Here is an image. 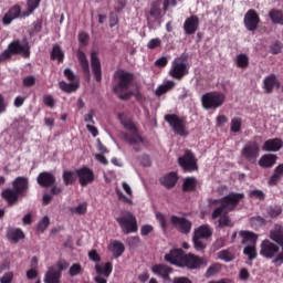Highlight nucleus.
<instances>
[{
    "label": "nucleus",
    "mask_w": 283,
    "mask_h": 283,
    "mask_svg": "<svg viewBox=\"0 0 283 283\" xmlns=\"http://www.w3.org/2000/svg\"><path fill=\"white\" fill-rule=\"evenodd\" d=\"M198 185V181L193 177H188L184 180V191H193L196 189V186Z\"/></svg>",
    "instance_id": "42"
},
{
    "label": "nucleus",
    "mask_w": 283,
    "mask_h": 283,
    "mask_svg": "<svg viewBox=\"0 0 283 283\" xmlns=\"http://www.w3.org/2000/svg\"><path fill=\"white\" fill-rule=\"evenodd\" d=\"M283 177V164H280L275 169L273 175L270 177L268 185H270V187H275V185H277V182H280V180H282Z\"/></svg>",
    "instance_id": "31"
},
{
    "label": "nucleus",
    "mask_w": 283,
    "mask_h": 283,
    "mask_svg": "<svg viewBox=\"0 0 283 283\" xmlns=\"http://www.w3.org/2000/svg\"><path fill=\"white\" fill-rule=\"evenodd\" d=\"M12 277H14V274L12 272H8L7 274H4L1 279L0 282L1 283H11L12 282Z\"/></svg>",
    "instance_id": "64"
},
{
    "label": "nucleus",
    "mask_w": 283,
    "mask_h": 283,
    "mask_svg": "<svg viewBox=\"0 0 283 283\" xmlns=\"http://www.w3.org/2000/svg\"><path fill=\"white\" fill-rule=\"evenodd\" d=\"M282 147H283L282 139L273 138V139L266 140L263 144L262 149H263V151H280V149H282Z\"/></svg>",
    "instance_id": "23"
},
{
    "label": "nucleus",
    "mask_w": 283,
    "mask_h": 283,
    "mask_svg": "<svg viewBox=\"0 0 283 283\" xmlns=\"http://www.w3.org/2000/svg\"><path fill=\"white\" fill-rule=\"evenodd\" d=\"M272 54H280L282 52V43L275 42L270 48Z\"/></svg>",
    "instance_id": "63"
},
{
    "label": "nucleus",
    "mask_w": 283,
    "mask_h": 283,
    "mask_svg": "<svg viewBox=\"0 0 283 283\" xmlns=\"http://www.w3.org/2000/svg\"><path fill=\"white\" fill-rule=\"evenodd\" d=\"M180 266H186L187 269H200L201 266H207V261L203 258L187 254L184 255Z\"/></svg>",
    "instance_id": "10"
},
{
    "label": "nucleus",
    "mask_w": 283,
    "mask_h": 283,
    "mask_svg": "<svg viewBox=\"0 0 283 283\" xmlns=\"http://www.w3.org/2000/svg\"><path fill=\"white\" fill-rule=\"evenodd\" d=\"M44 283H61V271L55 266L49 268L44 275Z\"/></svg>",
    "instance_id": "22"
},
{
    "label": "nucleus",
    "mask_w": 283,
    "mask_h": 283,
    "mask_svg": "<svg viewBox=\"0 0 283 283\" xmlns=\"http://www.w3.org/2000/svg\"><path fill=\"white\" fill-rule=\"evenodd\" d=\"M269 17L273 23H277L279 25H283V12L280 10H272L269 13Z\"/></svg>",
    "instance_id": "41"
},
{
    "label": "nucleus",
    "mask_w": 283,
    "mask_h": 283,
    "mask_svg": "<svg viewBox=\"0 0 283 283\" xmlns=\"http://www.w3.org/2000/svg\"><path fill=\"white\" fill-rule=\"evenodd\" d=\"M39 3H41V0H28L29 13L25 17H30L39 8Z\"/></svg>",
    "instance_id": "53"
},
{
    "label": "nucleus",
    "mask_w": 283,
    "mask_h": 283,
    "mask_svg": "<svg viewBox=\"0 0 283 283\" xmlns=\"http://www.w3.org/2000/svg\"><path fill=\"white\" fill-rule=\"evenodd\" d=\"M205 109H218L224 103V94L218 92L206 93L201 97Z\"/></svg>",
    "instance_id": "5"
},
{
    "label": "nucleus",
    "mask_w": 283,
    "mask_h": 283,
    "mask_svg": "<svg viewBox=\"0 0 283 283\" xmlns=\"http://www.w3.org/2000/svg\"><path fill=\"white\" fill-rule=\"evenodd\" d=\"M109 251L113 253L114 258H120L125 253V244L120 241H113L108 245Z\"/></svg>",
    "instance_id": "33"
},
{
    "label": "nucleus",
    "mask_w": 283,
    "mask_h": 283,
    "mask_svg": "<svg viewBox=\"0 0 283 283\" xmlns=\"http://www.w3.org/2000/svg\"><path fill=\"white\" fill-rule=\"evenodd\" d=\"M239 234L242 238V244H247L243 250L244 255L250 260H255V258H258V251L255 250V244H258V234L251 231H240Z\"/></svg>",
    "instance_id": "2"
},
{
    "label": "nucleus",
    "mask_w": 283,
    "mask_h": 283,
    "mask_svg": "<svg viewBox=\"0 0 283 283\" xmlns=\"http://www.w3.org/2000/svg\"><path fill=\"white\" fill-rule=\"evenodd\" d=\"M95 271L97 273L98 276H95V282L96 283H107V277L108 275L112 274V263L107 262L105 263L104 266L102 265H95ZM104 275L105 277L101 276Z\"/></svg>",
    "instance_id": "17"
},
{
    "label": "nucleus",
    "mask_w": 283,
    "mask_h": 283,
    "mask_svg": "<svg viewBox=\"0 0 283 283\" xmlns=\"http://www.w3.org/2000/svg\"><path fill=\"white\" fill-rule=\"evenodd\" d=\"M48 227H50V217L45 216L39 221L38 231H41V233H43V231H45Z\"/></svg>",
    "instance_id": "50"
},
{
    "label": "nucleus",
    "mask_w": 283,
    "mask_h": 283,
    "mask_svg": "<svg viewBox=\"0 0 283 283\" xmlns=\"http://www.w3.org/2000/svg\"><path fill=\"white\" fill-rule=\"evenodd\" d=\"M251 198H256L258 200H264V192L262 190L250 191Z\"/></svg>",
    "instance_id": "62"
},
{
    "label": "nucleus",
    "mask_w": 283,
    "mask_h": 283,
    "mask_svg": "<svg viewBox=\"0 0 283 283\" xmlns=\"http://www.w3.org/2000/svg\"><path fill=\"white\" fill-rule=\"evenodd\" d=\"M12 51L10 50V46H8L7 50H4L2 53H0V61H8L12 56Z\"/></svg>",
    "instance_id": "60"
},
{
    "label": "nucleus",
    "mask_w": 283,
    "mask_h": 283,
    "mask_svg": "<svg viewBox=\"0 0 283 283\" xmlns=\"http://www.w3.org/2000/svg\"><path fill=\"white\" fill-rule=\"evenodd\" d=\"M7 238L9 242L17 244L19 240H23L25 238V233H23V230L19 228H10L7 232Z\"/></svg>",
    "instance_id": "24"
},
{
    "label": "nucleus",
    "mask_w": 283,
    "mask_h": 283,
    "mask_svg": "<svg viewBox=\"0 0 283 283\" xmlns=\"http://www.w3.org/2000/svg\"><path fill=\"white\" fill-rule=\"evenodd\" d=\"M235 64L238 67H241L242 70L249 67V56L247 54H239L235 57Z\"/></svg>",
    "instance_id": "43"
},
{
    "label": "nucleus",
    "mask_w": 283,
    "mask_h": 283,
    "mask_svg": "<svg viewBox=\"0 0 283 283\" xmlns=\"http://www.w3.org/2000/svg\"><path fill=\"white\" fill-rule=\"evenodd\" d=\"M230 129H231V132H233V134H238L240 132V129H242V118L233 117L231 119Z\"/></svg>",
    "instance_id": "46"
},
{
    "label": "nucleus",
    "mask_w": 283,
    "mask_h": 283,
    "mask_svg": "<svg viewBox=\"0 0 283 283\" xmlns=\"http://www.w3.org/2000/svg\"><path fill=\"white\" fill-rule=\"evenodd\" d=\"M160 7L158 6V2H154L150 8V17H154V19L160 18L161 14Z\"/></svg>",
    "instance_id": "52"
},
{
    "label": "nucleus",
    "mask_w": 283,
    "mask_h": 283,
    "mask_svg": "<svg viewBox=\"0 0 283 283\" xmlns=\"http://www.w3.org/2000/svg\"><path fill=\"white\" fill-rule=\"evenodd\" d=\"M275 163H277V155H271V154L263 155L259 160V165L263 169H271V167H273Z\"/></svg>",
    "instance_id": "26"
},
{
    "label": "nucleus",
    "mask_w": 283,
    "mask_h": 283,
    "mask_svg": "<svg viewBox=\"0 0 283 283\" xmlns=\"http://www.w3.org/2000/svg\"><path fill=\"white\" fill-rule=\"evenodd\" d=\"M35 84H36V77H34V75H29L23 78L24 87H34Z\"/></svg>",
    "instance_id": "54"
},
{
    "label": "nucleus",
    "mask_w": 283,
    "mask_h": 283,
    "mask_svg": "<svg viewBox=\"0 0 283 283\" xmlns=\"http://www.w3.org/2000/svg\"><path fill=\"white\" fill-rule=\"evenodd\" d=\"M227 210H223V213L219 216V227H233V222L231 221V218H229L227 214Z\"/></svg>",
    "instance_id": "44"
},
{
    "label": "nucleus",
    "mask_w": 283,
    "mask_h": 283,
    "mask_svg": "<svg viewBox=\"0 0 283 283\" xmlns=\"http://www.w3.org/2000/svg\"><path fill=\"white\" fill-rule=\"evenodd\" d=\"M178 182V175L176 172H169L166 176L160 178V184L166 187V189H172Z\"/></svg>",
    "instance_id": "27"
},
{
    "label": "nucleus",
    "mask_w": 283,
    "mask_h": 283,
    "mask_svg": "<svg viewBox=\"0 0 283 283\" xmlns=\"http://www.w3.org/2000/svg\"><path fill=\"white\" fill-rule=\"evenodd\" d=\"M77 61L84 72L87 76H90V61L87 60V55H85V52L78 50L77 51Z\"/></svg>",
    "instance_id": "34"
},
{
    "label": "nucleus",
    "mask_w": 283,
    "mask_h": 283,
    "mask_svg": "<svg viewBox=\"0 0 283 283\" xmlns=\"http://www.w3.org/2000/svg\"><path fill=\"white\" fill-rule=\"evenodd\" d=\"M193 235L207 240V238H211V228L208 224L200 226L195 230Z\"/></svg>",
    "instance_id": "36"
},
{
    "label": "nucleus",
    "mask_w": 283,
    "mask_h": 283,
    "mask_svg": "<svg viewBox=\"0 0 283 283\" xmlns=\"http://www.w3.org/2000/svg\"><path fill=\"white\" fill-rule=\"evenodd\" d=\"M115 78H117V85L114 86V92L115 94H120L129 90L134 75L127 71L119 70L115 73Z\"/></svg>",
    "instance_id": "4"
},
{
    "label": "nucleus",
    "mask_w": 283,
    "mask_h": 283,
    "mask_svg": "<svg viewBox=\"0 0 283 283\" xmlns=\"http://www.w3.org/2000/svg\"><path fill=\"white\" fill-rule=\"evenodd\" d=\"M54 182H56V178L51 172H42L38 176L40 187H52Z\"/></svg>",
    "instance_id": "25"
},
{
    "label": "nucleus",
    "mask_w": 283,
    "mask_h": 283,
    "mask_svg": "<svg viewBox=\"0 0 283 283\" xmlns=\"http://www.w3.org/2000/svg\"><path fill=\"white\" fill-rule=\"evenodd\" d=\"M165 120L172 127V130L178 136H189L187 130V122L175 114L165 115Z\"/></svg>",
    "instance_id": "6"
},
{
    "label": "nucleus",
    "mask_w": 283,
    "mask_h": 283,
    "mask_svg": "<svg viewBox=\"0 0 283 283\" xmlns=\"http://www.w3.org/2000/svg\"><path fill=\"white\" fill-rule=\"evenodd\" d=\"M160 43H161L160 39L158 38L151 39L147 44V49L156 50V48H160Z\"/></svg>",
    "instance_id": "58"
},
{
    "label": "nucleus",
    "mask_w": 283,
    "mask_h": 283,
    "mask_svg": "<svg viewBox=\"0 0 283 283\" xmlns=\"http://www.w3.org/2000/svg\"><path fill=\"white\" fill-rule=\"evenodd\" d=\"M219 260H223V262H231L233 260V253L229 252V250H223L218 253Z\"/></svg>",
    "instance_id": "51"
},
{
    "label": "nucleus",
    "mask_w": 283,
    "mask_h": 283,
    "mask_svg": "<svg viewBox=\"0 0 283 283\" xmlns=\"http://www.w3.org/2000/svg\"><path fill=\"white\" fill-rule=\"evenodd\" d=\"M20 196L21 195L14 188L2 191V198H4L9 205H14L17 200H19Z\"/></svg>",
    "instance_id": "32"
},
{
    "label": "nucleus",
    "mask_w": 283,
    "mask_h": 283,
    "mask_svg": "<svg viewBox=\"0 0 283 283\" xmlns=\"http://www.w3.org/2000/svg\"><path fill=\"white\" fill-rule=\"evenodd\" d=\"M116 222L119 224L122 231L125 235H129V233H136L138 231V223L136 221V217L133 216L129 211H124L117 217Z\"/></svg>",
    "instance_id": "3"
},
{
    "label": "nucleus",
    "mask_w": 283,
    "mask_h": 283,
    "mask_svg": "<svg viewBox=\"0 0 283 283\" xmlns=\"http://www.w3.org/2000/svg\"><path fill=\"white\" fill-rule=\"evenodd\" d=\"M202 240H203L202 238L196 237V234H193L192 242L197 251H203V249L207 248V244L203 243Z\"/></svg>",
    "instance_id": "49"
},
{
    "label": "nucleus",
    "mask_w": 283,
    "mask_h": 283,
    "mask_svg": "<svg viewBox=\"0 0 283 283\" xmlns=\"http://www.w3.org/2000/svg\"><path fill=\"white\" fill-rule=\"evenodd\" d=\"M151 271L155 275H158V277H163L164 280H167L169 277V274L171 273V268L163 264L154 265L151 268Z\"/></svg>",
    "instance_id": "30"
},
{
    "label": "nucleus",
    "mask_w": 283,
    "mask_h": 283,
    "mask_svg": "<svg viewBox=\"0 0 283 283\" xmlns=\"http://www.w3.org/2000/svg\"><path fill=\"white\" fill-rule=\"evenodd\" d=\"M91 66H92V72L95 76V80L97 81V83H101L102 81L101 60H98V55H96V52L91 53Z\"/></svg>",
    "instance_id": "20"
},
{
    "label": "nucleus",
    "mask_w": 283,
    "mask_h": 283,
    "mask_svg": "<svg viewBox=\"0 0 283 283\" xmlns=\"http://www.w3.org/2000/svg\"><path fill=\"white\" fill-rule=\"evenodd\" d=\"M179 165L185 171H196L198 169V161L191 150H186L182 157H179Z\"/></svg>",
    "instance_id": "9"
},
{
    "label": "nucleus",
    "mask_w": 283,
    "mask_h": 283,
    "mask_svg": "<svg viewBox=\"0 0 283 283\" xmlns=\"http://www.w3.org/2000/svg\"><path fill=\"white\" fill-rule=\"evenodd\" d=\"M199 25H200V20L198 19V17L191 15L190 18L186 19L184 23V30L186 34H196Z\"/></svg>",
    "instance_id": "19"
},
{
    "label": "nucleus",
    "mask_w": 283,
    "mask_h": 283,
    "mask_svg": "<svg viewBox=\"0 0 283 283\" xmlns=\"http://www.w3.org/2000/svg\"><path fill=\"white\" fill-rule=\"evenodd\" d=\"M189 74V64L185 63L181 57H176L171 63L169 75L177 81L185 78Z\"/></svg>",
    "instance_id": "7"
},
{
    "label": "nucleus",
    "mask_w": 283,
    "mask_h": 283,
    "mask_svg": "<svg viewBox=\"0 0 283 283\" xmlns=\"http://www.w3.org/2000/svg\"><path fill=\"white\" fill-rule=\"evenodd\" d=\"M241 156L249 163H255L260 156V146L255 142H249L243 146Z\"/></svg>",
    "instance_id": "8"
},
{
    "label": "nucleus",
    "mask_w": 283,
    "mask_h": 283,
    "mask_svg": "<svg viewBox=\"0 0 283 283\" xmlns=\"http://www.w3.org/2000/svg\"><path fill=\"white\" fill-rule=\"evenodd\" d=\"M9 50L12 52V54H22V56H30V44L28 43V40L24 39L22 42L17 40L9 44Z\"/></svg>",
    "instance_id": "12"
},
{
    "label": "nucleus",
    "mask_w": 283,
    "mask_h": 283,
    "mask_svg": "<svg viewBox=\"0 0 283 283\" xmlns=\"http://www.w3.org/2000/svg\"><path fill=\"white\" fill-rule=\"evenodd\" d=\"M123 136L126 143H129V145H137L138 147H143V145H145V139L140 137L138 133H133L130 135L124 133Z\"/></svg>",
    "instance_id": "28"
},
{
    "label": "nucleus",
    "mask_w": 283,
    "mask_h": 283,
    "mask_svg": "<svg viewBox=\"0 0 283 283\" xmlns=\"http://www.w3.org/2000/svg\"><path fill=\"white\" fill-rule=\"evenodd\" d=\"M263 87L266 94H271L275 87H280V82L277 81L275 74H271L263 80Z\"/></svg>",
    "instance_id": "21"
},
{
    "label": "nucleus",
    "mask_w": 283,
    "mask_h": 283,
    "mask_svg": "<svg viewBox=\"0 0 283 283\" xmlns=\"http://www.w3.org/2000/svg\"><path fill=\"white\" fill-rule=\"evenodd\" d=\"M75 174L82 187H87V185L94 182V171L87 167L75 170Z\"/></svg>",
    "instance_id": "15"
},
{
    "label": "nucleus",
    "mask_w": 283,
    "mask_h": 283,
    "mask_svg": "<svg viewBox=\"0 0 283 283\" xmlns=\"http://www.w3.org/2000/svg\"><path fill=\"white\" fill-rule=\"evenodd\" d=\"M268 212H269V216H271V218H277V216L282 213V207L280 206L270 207Z\"/></svg>",
    "instance_id": "55"
},
{
    "label": "nucleus",
    "mask_w": 283,
    "mask_h": 283,
    "mask_svg": "<svg viewBox=\"0 0 283 283\" xmlns=\"http://www.w3.org/2000/svg\"><path fill=\"white\" fill-rule=\"evenodd\" d=\"M51 59L53 61H59V63L63 62V59H65V55L63 54V51L61 50L60 45H54L51 52Z\"/></svg>",
    "instance_id": "40"
},
{
    "label": "nucleus",
    "mask_w": 283,
    "mask_h": 283,
    "mask_svg": "<svg viewBox=\"0 0 283 283\" xmlns=\"http://www.w3.org/2000/svg\"><path fill=\"white\" fill-rule=\"evenodd\" d=\"M96 116V112L94 109L88 111V113H86L84 115V123H92V125H94V117Z\"/></svg>",
    "instance_id": "57"
},
{
    "label": "nucleus",
    "mask_w": 283,
    "mask_h": 283,
    "mask_svg": "<svg viewBox=\"0 0 283 283\" xmlns=\"http://www.w3.org/2000/svg\"><path fill=\"white\" fill-rule=\"evenodd\" d=\"M184 258L185 255L180 249L171 250L165 255L166 262H169V264H174L175 266H181Z\"/></svg>",
    "instance_id": "18"
},
{
    "label": "nucleus",
    "mask_w": 283,
    "mask_h": 283,
    "mask_svg": "<svg viewBox=\"0 0 283 283\" xmlns=\"http://www.w3.org/2000/svg\"><path fill=\"white\" fill-rule=\"evenodd\" d=\"M244 200V193L231 192L221 199V206L216 208L212 212V220H218L224 211H233L240 201Z\"/></svg>",
    "instance_id": "1"
},
{
    "label": "nucleus",
    "mask_w": 283,
    "mask_h": 283,
    "mask_svg": "<svg viewBox=\"0 0 283 283\" xmlns=\"http://www.w3.org/2000/svg\"><path fill=\"white\" fill-rule=\"evenodd\" d=\"M243 23L249 32H255L260 25V15L255 10L250 9L244 15Z\"/></svg>",
    "instance_id": "11"
},
{
    "label": "nucleus",
    "mask_w": 283,
    "mask_h": 283,
    "mask_svg": "<svg viewBox=\"0 0 283 283\" xmlns=\"http://www.w3.org/2000/svg\"><path fill=\"white\" fill-rule=\"evenodd\" d=\"M63 180H64L65 185H72V182H74V172L64 171L63 172Z\"/></svg>",
    "instance_id": "56"
},
{
    "label": "nucleus",
    "mask_w": 283,
    "mask_h": 283,
    "mask_svg": "<svg viewBox=\"0 0 283 283\" xmlns=\"http://www.w3.org/2000/svg\"><path fill=\"white\" fill-rule=\"evenodd\" d=\"M83 273V266L78 263H74L70 269H69V275L71 277H76V275H81Z\"/></svg>",
    "instance_id": "48"
},
{
    "label": "nucleus",
    "mask_w": 283,
    "mask_h": 283,
    "mask_svg": "<svg viewBox=\"0 0 283 283\" xmlns=\"http://www.w3.org/2000/svg\"><path fill=\"white\" fill-rule=\"evenodd\" d=\"M220 271V265H211L206 272V277H211Z\"/></svg>",
    "instance_id": "59"
},
{
    "label": "nucleus",
    "mask_w": 283,
    "mask_h": 283,
    "mask_svg": "<svg viewBox=\"0 0 283 283\" xmlns=\"http://www.w3.org/2000/svg\"><path fill=\"white\" fill-rule=\"evenodd\" d=\"M118 118L123 127H125V129H128V132H138V129L136 128V125H134V122H132V119H129L127 116L119 114Z\"/></svg>",
    "instance_id": "39"
},
{
    "label": "nucleus",
    "mask_w": 283,
    "mask_h": 283,
    "mask_svg": "<svg viewBox=\"0 0 283 283\" xmlns=\"http://www.w3.org/2000/svg\"><path fill=\"white\" fill-rule=\"evenodd\" d=\"M19 14H21V8L13 7L2 19L4 25H10L14 19H18Z\"/></svg>",
    "instance_id": "35"
},
{
    "label": "nucleus",
    "mask_w": 283,
    "mask_h": 283,
    "mask_svg": "<svg viewBox=\"0 0 283 283\" xmlns=\"http://www.w3.org/2000/svg\"><path fill=\"white\" fill-rule=\"evenodd\" d=\"M174 87H176V82L167 81L156 88L155 94L157 96H163V94H167V92H170V90H174Z\"/></svg>",
    "instance_id": "37"
},
{
    "label": "nucleus",
    "mask_w": 283,
    "mask_h": 283,
    "mask_svg": "<svg viewBox=\"0 0 283 283\" xmlns=\"http://www.w3.org/2000/svg\"><path fill=\"white\" fill-rule=\"evenodd\" d=\"M171 223L176 229L180 231V233H190L191 232V221L186 218L172 216Z\"/></svg>",
    "instance_id": "16"
},
{
    "label": "nucleus",
    "mask_w": 283,
    "mask_h": 283,
    "mask_svg": "<svg viewBox=\"0 0 283 283\" xmlns=\"http://www.w3.org/2000/svg\"><path fill=\"white\" fill-rule=\"evenodd\" d=\"M156 219L158 220L163 231L166 232L167 229H169V218L165 217V214H163L160 212H157Z\"/></svg>",
    "instance_id": "45"
},
{
    "label": "nucleus",
    "mask_w": 283,
    "mask_h": 283,
    "mask_svg": "<svg viewBox=\"0 0 283 283\" xmlns=\"http://www.w3.org/2000/svg\"><path fill=\"white\" fill-rule=\"evenodd\" d=\"M260 253L263 258H268L269 260H272V258H275V255L280 253V247H277V244L271 242L270 240H264L261 243Z\"/></svg>",
    "instance_id": "13"
},
{
    "label": "nucleus",
    "mask_w": 283,
    "mask_h": 283,
    "mask_svg": "<svg viewBox=\"0 0 283 283\" xmlns=\"http://www.w3.org/2000/svg\"><path fill=\"white\" fill-rule=\"evenodd\" d=\"M151 231H154V226L151 224H145V226H142L140 228L142 235H149Z\"/></svg>",
    "instance_id": "61"
},
{
    "label": "nucleus",
    "mask_w": 283,
    "mask_h": 283,
    "mask_svg": "<svg viewBox=\"0 0 283 283\" xmlns=\"http://www.w3.org/2000/svg\"><path fill=\"white\" fill-rule=\"evenodd\" d=\"M59 87L62 92L72 94V92H76V90H78V82L66 83L65 81H62L59 83Z\"/></svg>",
    "instance_id": "38"
},
{
    "label": "nucleus",
    "mask_w": 283,
    "mask_h": 283,
    "mask_svg": "<svg viewBox=\"0 0 283 283\" xmlns=\"http://www.w3.org/2000/svg\"><path fill=\"white\" fill-rule=\"evenodd\" d=\"M13 189L20 196H23V193H25V190L28 189V178L18 177L15 180H13Z\"/></svg>",
    "instance_id": "29"
},
{
    "label": "nucleus",
    "mask_w": 283,
    "mask_h": 283,
    "mask_svg": "<svg viewBox=\"0 0 283 283\" xmlns=\"http://www.w3.org/2000/svg\"><path fill=\"white\" fill-rule=\"evenodd\" d=\"M71 213H75L76 216H83L87 213V202H82L74 208H71Z\"/></svg>",
    "instance_id": "47"
},
{
    "label": "nucleus",
    "mask_w": 283,
    "mask_h": 283,
    "mask_svg": "<svg viewBox=\"0 0 283 283\" xmlns=\"http://www.w3.org/2000/svg\"><path fill=\"white\" fill-rule=\"evenodd\" d=\"M122 189L125 191L126 195L123 193V191L117 189L116 193H117L118 200H120V202H124L125 205H134V200L132 199L134 196V190H132V186H129L127 181H123Z\"/></svg>",
    "instance_id": "14"
}]
</instances>
